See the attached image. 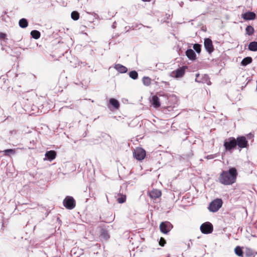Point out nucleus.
Returning <instances> with one entry per match:
<instances>
[{"label": "nucleus", "mask_w": 257, "mask_h": 257, "mask_svg": "<svg viewBox=\"0 0 257 257\" xmlns=\"http://www.w3.org/2000/svg\"><path fill=\"white\" fill-rule=\"evenodd\" d=\"M109 103L115 109H118L119 107V102L114 98H110L109 99Z\"/></svg>", "instance_id": "18"}, {"label": "nucleus", "mask_w": 257, "mask_h": 257, "mask_svg": "<svg viewBox=\"0 0 257 257\" xmlns=\"http://www.w3.org/2000/svg\"><path fill=\"white\" fill-rule=\"evenodd\" d=\"M166 243V240H165L164 238L161 237L160 238V242H159V244L161 246H164V244Z\"/></svg>", "instance_id": "32"}, {"label": "nucleus", "mask_w": 257, "mask_h": 257, "mask_svg": "<svg viewBox=\"0 0 257 257\" xmlns=\"http://www.w3.org/2000/svg\"><path fill=\"white\" fill-rule=\"evenodd\" d=\"M125 201V196H122L121 197L117 199V201L119 203H122Z\"/></svg>", "instance_id": "31"}, {"label": "nucleus", "mask_w": 257, "mask_h": 257, "mask_svg": "<svg viewBox=\"0 0 257 257\" xmlns=\"http://www.w3.org/2000/svg\"><path fill=\"white\" fill-rule=\"evenodd\" d=\"M207 158H208V159H212V158H212V157H211V156H208V157H207Z\"/></svg>", "instance_id": "37"}, {"label": "nucleus", "mask_w": 257, "mask_h": 257, "mask_svg": "<svg viewBox=\"0 0 257 257\" xmlns=\"http://www.w3.org/2000/svg\"><path fill=\"white\" fill-rule=\"evenodd\" d=\"M129 76L131 78L136 79L138 77V74L136 71H132L130 72Z\"/></svg>", "instance_id": "28"}, {"label": "nucleus", "mask_w": 257, "mask_h": 257, "mask_svg": "<svg viewBox=\"0 0 257 257\" xmlns=\"http://www.w3.org/2000/svg\"><path fill=\"white\" fill-rule=\"evenodd\" d=\"M187 68V66H183L182 67H180L177 70L172 71L170 75L171 76L176 78H181L184 75L185 71Z\"/></svg>", "instance_id": "6"}, {"label": "nucleus", "mask_w": 257, "mask_h": 257, "mask_svg": "<svg viewBox=\"0 0 257 257\" xmlns=\"http://www.w3.org/2000/svg\"><path fill=\"white\" fill-rule=\"evenodd\" d=\"M31 35L33 38L38 39L40 37L41 34L40 32L37 30H33L31 32Z\"/></svg>", "instance_id": "23"}, {"label": "nucleus", "mask_w": 257, "mask_h": 257, "mask_svg": "<svg viewBox=\"0 0 257 257\" xmlns=\"http://www.w3.org/2000/svg\"><path fill=\"white\" fill-rule=\"evenodd\" d=\"M6 37V34L2 32H0V39H5Z\"/></svg>", "instance_id": "34"}, {"label": "nucleus", "mask_w": 257, "mask_h": 257, "mask_svg": "<svg viewBox=\"0 0 257 257\" xmlns=\"http://www.w3.org/2000/svg\"><path fill=\"white\" fill-rule=\"evenodd\" d=\"M199 76V74H196V79L195 81L198 82H202V83H206L207 85H211V83L209 80V78L207 75H204L202 79L200 80L198 78V77Z\"/></svg>", "instance_id": "11"}, {"label": "nucleus", "mask_w": 257, "mask_h": 257, "mask_svg": "<svg viewBox=\"0 0 257 257\" xmlns=\"http://www.w3.org/2000/svg\"><path fill=\"white\" fill-rule=\"evenodd\" d=\"M222 205V200L217 198L210 203L208 209L210 212H215L221 207Z\"/></svg>", "instance_id": "2"}, {"label": "nucleus", "mask_w": 257, "mask_h": 257, "mask_svg": "<svg viewBox=\"0 0 257 257\" xmlns=\"http://www.w3.org/2000/svg\"><path fill=\"white\" fill-rule=\"evenodd\" d=\"M173 226L169 222H162L160 225V230L162 232L167 234L172 228Z\"/></svg>", "instance_id": "9"}, {"label": "nucleus", "mask_w": 257, "mask_h": 257, "mask_svg": "<svg viewBox=\"0 0 257 257\" xmlns=\"http://www.w3.org/2000/svg\"><path fill=\"white\" fill-rule=\"evenodd\" d=\"M113 68L121 73H125L127 70V68L124 65H114Z\"/></svg>", "instance_id": "17"}, {"label": "nucleus", "mask_w": 257, "mask_h": 257, "mask_svg": "<svg viewBox=\"0 0 257 257\" xmlns=\"http://www.w3.org/2000/svg\"><path fill=\"white\" fill-rule=\"evenodd\" d=\"M19 24L22 28H25L28 27V23L26 19L23 18L19 21Z\"/></svg>", "instance_id": "20"}, {"label": "nucleus", "mask_w": 257, "mask_h": 257, "mask_svg": "<svg viewBox=\"0 0 257 257\" xmlns=\"http://www.w3.org/2000/svg\"><path fill=\"white\" fill-rule=\"evenodd\" d=\"M204 45L206 50L209 53H212L214 50L212 41L210 38L204 39Z\"/></svg>", "instance_id": "10"}, {"label": "nucleus", "mask_w": 257, "mask_h": 257, "mask_svg": "<svg viewBox=\"0 0 257 257\" xmlns=\"http://www.w3.org/2000/svg\"><path fill=\"white\" fill-rule=\"evenodd\" d=\"M151 103L154 107L156 108L159 107L160 106L159 99L156 95H154L152 97Z\"/></svg>", "instance_id": "16"}, {"label": "nucleus", "mask_w": 257, "mask_h": 257, "mask_svg": "<svg viewBox=\"0 0 257 257\" xmlns=\"http://www.w3.org/2000/svg\"><path fill=\"white\" fill-rule=\"evenodd\" d=\"M246 254L247 256H249L252 255V250L249 248H246Z\"/></svg>", "instance_id": "33"}, {"label": "nucleus", "mask_w": 257, "mask_h": 257, "mask_svg": "<svg viewBox=\"0 0 257 257\" xmlns=\"http://www.w3.org/2000/svg\"><path fill=\"white\" fill-rule=\"evenodd\" d=\"M193 49L196 51L197 53H200L201 51V45L199 44H195L193 45Z\"/></svg>", "instance_id": "29"}, {"label": "nucleus", "mask_w": 257, "mask_h": 257, "mask_svg": "<svg viewBox=\"0 0 257 257\" xmlns=\"http://www.w3.org/2000/svg\"><path fill=\"white\" fill-rule=\"evenodd\" d=\"M134 157L138 160H143L146 156V151L141 148H136L133 153Z\"/></svg>", "instance_id": "5"}, {"label": "nucleus", "mask_w": 257, "mask_h": 257, "mask_svg": "<svg viewBox=\"0 0 257 257\" xmlns=\"http://www.w3.org/2000/svg\"><path fill=\"white\" fill-rule=\"evenodd\" d=\"M3 152L5 153L6 155L9 156L10 154H15V151L13 149H8L4 150Z\"/></svg>", "instance_id": "30"}, {"label": "nucleus", "mask_w": 257, "mask_h": 257, "mask_svg": "<svg viewBox=\"0 0 257 257\" xmlns=\"http://www.w3.org/2000/svg\"><path fill=\"white\" fill-rule=\"evenodd\" d=\"M252 62V58L250 57H247L244 58L241 62V64H249Z\"/></svg>", "instance_id": "26"}, {"label": "nucleus", "mask_w": 257, "mask_h": 257, "mask_svg": "<svg viewBox=\"0 0 257 257\" xmlns=\"http://www.w3.org/2000/svg\"><path fill=\"white\" fill-rule=\"evenodd\" d=\"M200 230L203 233H210L213 231V226L211 223L206 222L200 226Z\"/></svg>", "instance_id": "7"}, {"label": "nucleus", "mask_w": 257, "mask_h": 257, "mask_svg": "<svg viewBox=\"0 0 257 257\" xmlns=\"http://www.w3.org/2000/svg\"><path fill=\"white\" fill-rule=\"evenodd\" d=\"M191 244H192V243H189V242L187 244L188 248H189V249L190 248Z\"/></svg>", "instance_id": "35"}, {"label": "nucleus", "mask_w": 257, "mask_h": 257, "mask_svg": "<svg viewBox=\"0 0 257 257\" xmlns=\"http://www.w3.org/2000/svg\"><path fill=\"white\" fill-rule=\"evenodd\" d=\"M143 84L145 86H149L151 84V79L149 77L145 76L142 79Z\"/></svg>", "instance_id": "22"}, {"label": "nucleus", "mask_w": 257, "mask_h": 257, "mask_svg": "<svg viewBox=\"0 0 257 257\" xmlns=\"http://www.w3.org/2000/svg\"><path fill=\"white\" fill-rule=\"evenodd\" d=\"M71 18L74 20L77 21L79 19L80 15L78 12L73 11L71 14Z\"/></svg>", "instance_id": "25"}, {"label": "nucleus", "mask_w": 257, "mask_h": 257, "mask_svg": "<svg viewBox=\"0 0 257 257\" xmlns=\"http://www.w3.org/2000/svg\"><path fill=\"white\" fill-rule=\"evenodd\" d=\"M142 1H144V2H150L151 0H142Z\"/></svg>", "instance_id": "36"}, {"label": "nucleus", "mask_w": 257, "mask_h": 257, "mask_svg": "<svg viewBox=\"0 0 257 257\" xmlns=\"http://www.w3.org/2000/svg\"><path fill=\"white\" fill-rule=\"evenodd\" d=\"M248 49L252 51H257V42H251L248 45Z\"/></svg>", "instance_id": "19"}, {"label": "nucleus", "mask_w": 257, "mask_h": 257, "mask_svg": "<svg viewBox=\"0 0 257 257\" xmlns=\"http://www.w3.org/2000/svg\"><path fill=\"white\" fill-rule=\"evenodd\" d=\"M186 55L190 60H195L196 58V55L194 51L191 49H188L186 51Z\"/></svg>", "instance_id": "14"}, {"label": "nucleus", "mask_w": 257, "mask_h": 257, "mask_svg": "<svg viewBox=\"0 0 257 257\" xmlns=\"http://www.w3.org/2000/svg\"><path fill=\"white\" fill-rule=\"evenodd\" d=\"M234 251L236 255L239 256H242V251L240 247L236 246L234 249Z\"/></svg>", "instance_id": "27"}, {"label": "nucleus", "mask_w": 257, "mask_h": 257, "mask_svg": "<svg viewBox=\"0 0 257 257\" xmlns=\"http://www.w3.org/2000/svg\"><path fill=\"white\" fill-rule=\"evenodd\" d=\"M254 32V28L251 26H247L245 28L246 34L250 36L253 34Z\"/></svg>", "instance_id": "21"}, {"label": "nucleus", "mask_w": 257, "mask_h": 257, "mask_svg": "<svg viewBox=\"0 0 257 257\" xmlns=\"http://www.w3.org/2000/svg\"><path fill=\"white\" fill-rule=\"evenodd\" d=\"M236 146L239 148H245L248 146V142L246 139V138L243 136L238 137L236 139Z\"/></svg>", "instance_id": "8"}, {"label": "nucleus", "mask_w": 257, "mask_h": 257, "mask_svg": "<svg viewBox=\"0 0 257 257\" xmlns=\"http://www.w3.org/2000/svg\"><path fill=\"white\" fill-rule=\"evenodd\" d=\"M255 14L253 12H248L242 15V18L246 20H252L255 18Z\"/></svg>", "instance_id": "12"}, {"label": "nucleus", "mask_w": 257, "mask_h": 257, "mask_svg": "<svg viewBox=\"0 0 257 257\" xmlns=\"http://www.w3.org/2000/svg\"><path fill=\"white\" fill-rule=\"evenodd\" d=\"M101 236L105 239H107L109 237L108 232L105 229H102L100 232Z\"/></svg>", "instance_id": "24"}, {"label": "nucleus", "mask_w": 257, "mask_h": 257, "mask_svg": "<svg viewBox=\"0 0 257 257\" xmlns=\"http://www.w3.org/2000/svg\"><path fill=\"white\" fill-rule=\"evenodd\" d=\"M223 146L226 151H231L236 146V141L235 139L233 137L229 138L227 140H226L224 141Z\"/></svg>", "instance_id": "3"}, {"label": "nucleus", "mask_w": 257, "mask_h": 257, "mask_svg": "<svg viewBox=\"0 0 257 257\" xmlns=\"http://www.w3.org/2000/svg\"><path fill=\"white\" fill-rule=\"evenodd\" d=\"M56 156V153L54 151H47L45 154L46 157L47 158L49 161L54 160Z\"/></svg>", "instance_id": "15"}, {"label": "nucleus", "mask_w": 257, "mask_h": 257, "mask_svg": "<svg viewBox=\"0 0 257 257\" xmlns=\"http://www.w3.org/2000/svg\"><path fill=\"white\" fill-rule=\"evenodd\" d=\"M237 176L236 169L232 167L227 171H222L218 177V180L223 185H230L236 182Z\"/></svg>", "instance_id": "1"}, {"label": "nucleus", "mask_w": 257, "mask_h": 257, "mask_svg": "<svg viewBox=\"0 0 257 257\" xmlns=\"http://www.w3.org/2000/svg\"><path fill=\"white\" fill-rule=\"evenodd\" d=\"M64 206L68 209L71 210L75 206V201L71 196H67L63 202Z\"/></svg>", "instance_id": "4"}, {"label": "nucleus", "mask_w": 257, "mask_h": 257, "mask_svg": "<svg viewBox=\"0 0 257 257\" xmlns=\"http://www.w3.org/2000/svg\"><path fill=\"white\" fill-rule=\"evenodd\" d=\"M161 192L157 189H154L149 192V196L152 199H156L161 196Z\"/></svg>", "instance_id": "13"}]
</instances>
